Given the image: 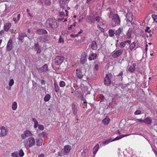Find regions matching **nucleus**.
Masks as SVG:
<instances>
[{"label":"nucleus","mask_w":157,"mask_h":157,"mask_svg":"<svg viewBox=\"0 0 157 157\" xmlns=\"http://www.w3.org/2000/svg\"><path fill=\"white\" fill-rule=\"evenodd\" d=\"M35 139L33 137H30L23 141L25 147L27 149L35 145Z\"/></svg>","instance_id":"f257e3e1"},{"label":"nucleus","mask_w":157,"mask_h":157,"mask_svg":"<svg viewBox=\"0 0 157 157\" xmlns=\"http://www.w3.org/2000/svg\"><path fill=\"white\" fill-rule=\"evenodd\" d=\"M46 25L47 28H56L57 27V22L55 19H48L46 22Z\"/></svg>","instance_id":"f03ea898"},{"label":"nucleus","mask_w":157,"mask_h":157,"mask_svg":"<svg viewBox=\"0 0 157 157\" xmlns=\"http://www.w3.org/2000/svg\"><path fill=\"white\" fill-rule=\"evenodd\" d=\"M33 136V133L29 130L24 131L23 133L21 135V136L22 139H24L26 137L32 136Z\"/></svg>","instance_id":"7ed1b4c3"},{"label":"nucleus","mask_w":157,"mask_h":157,"mask_svg":"<svg viewBox=\"0 0 157 157\" xmlns=\"http://www.w3.org/2000/svg\"><path fill=\"white\" fill-rule=\"evenodd\" d=\"M112 77V75L110 74L106 75L104 82V83L105 85L108 86L111 83L110 78Z\"/></svg>","instance_id":"20e7f679"},{"label":"nucleus","mask_w":157,"mask_h":157,"mask_svg":"<svg viewBox=\"0 0 157 157\" xmlns=\"http://www.w3.org/2000/svg\"><path fill=\"white\" fill-rule=\"evenodd\" d=\"M123 50L121 49H119L114 51L112 56L114 58H117L120 56L123 53Z\"/></svg>","instance_id":"39448f33"},{"label":"nucleus","mask_w":157,"mask_h":157,"mask_svg":"<svg viewBox=\"0 0 157 157\" xmlns=\"http://www.w3.org/2000/svg\"><path fill=\"white\" fill-rule=\"evenodd\" d=\"M64 58L60 56H57L55 59V64L56 65L60 64L64 60Z\"/></svg>","instance_id":"423d86ee"},{"label":"nucleus","mask_w":157,"mask_h":157,"mask_svg":"<svg viewBox=\"0 0 157 157\" xmlns=\"http://www.w3.org/2000/svg\"><path fill=\"white\" fill-rule=\"evenodd\" d=\"M38 71L40 73L46 72L48 70V66L47 64H45L43 66L39 68H37Z\"/></svg>","instance_id":"0eeeda50"},{"label":"nucleus","mask_w":157,"mask_h":157,"mask_svg":"<svg viewBox=\"0 0 157 157\" xmlns=\"http://www.w3.org/2000/svg\"><path fill=\"white\" fill-rule=\"evenodd\" d=\"M113 21L117 25H120V20L118 15L117 14H114L113 15L112 18Z\"/></svg>","instance_id":"6e6552de"},{"label":"nucleus","mask_w":157,"mask_h":157,"mask_svg":"<svg viewBox=\"0 0 157 157\" xmlns=\"http://www.w3.org/2000/svg\"><path fill=\"white\" fill-rule=\"evenodd\" d=\"M12 40L10 39L9 40L6 47V50L7 51H10L13 48Z\"/></svg>","instance_id":"1a4fd4ad"},{"label":"nucleus","mask_w":157,"mask_h":157,"mask_svg":"<svg viewBox=\"0 0 157 157\" xmlns=\"http://www.w3.org/2000/svg\"><path fill=\"white\" fill-rule=\"evenodd\" d=\"M78 107L76 104H73L72 105V109L73 114L77 116V110Z\"/></svg>","instance_id":"9d476101"},{"label":"nucleus","mask_w":157,"mask_h":157,"mask_svg":"<svg viewBox=\"0 0 157 157\" xmlns=\"http://www.w3.org/2000/svg\"><path fill=\"white\" fill-rule=\"evenodd\" d=\"M87 55L85 52L83 53L81 55L80 59V63L82 64L85 63L86 60Z\"/></svg>","instance_id":"9b49d317"},{"label":"nucleus","mask_w":157,"mask_h":157,"mask_svg":"<svg viewBox=\"0 0 157 157\" xmlns=\"http://www.w3.org/2000/svg\"><path fill=\"white\" fill-rule=\"evenodd\" d=\"M50 39V37L47 36H40L39 37V39L40 41L43 43L46 41H48Z\"/></svg>","instance_id":"f8f14e48"},{"label":"nucleus","mask_w":157,"mask_h":157,"mask_svg":"<svg viewBox=\"0 0 157 157\" xmlns=\"http://www.w3.org/2000/svg\"><path fill=\"white\" fill-rule=\"evenodd\" d=\"M126 18L127 21H129L132 22L133 20V15L132 13L131 12H128L126 15Z\"/></svg>","instance_id":"ddd939ff"},{"label":"nucleus","mask_w":157,"mask_h":157,"mask_svg":"<svg viewBox=\"0 0 157 157\" xmlns=\"http://www.w3.org/2000/svg\"><path fill=\"white\" fill-rule=\"evenodd\" d=\"M0 129L1 130V135L2 136H6L7 134L8 130L4 127H2Z\"/></svg>","instance_id":"4468645a"},{"label":"nucleus","mask_w":157,"mask_h":157,"mask_svg":"<svg viewBox=\"0 0 157 157\" xmlns=\"http://www.w3.org/2000/svg\"><path fill=\"white\" fill-rule=\"evenodd\" d=\"M99 45L97 44L96 42L94 41H93L91 44V48L94 50H96L98 47Z\"/></svg>","instance_id":"2eb2a0df"},{"label":"nucleus","mask_w":157,"mask_h":157,"mask_svg":"<svg viewBox=\"0 0 157 157\" xmlns=\"http://www.w3.org/2000/svg\"><path fill=\"white\" fill-rule=\"evenodd\" d=\"M97 55L96 53L91 52L90 55L89 56L88 59L90 61L94 60L97 57Z\"/></svg>","instance_id":"dca6fc26"},{"label":"nucleus","mask_w":157,"mask_h":157,"mask_svg":"<svg viewBox=\"0 0 157 157\" xmlns=\"http://www.w3.org/2000/svg\"><path fill=\"white\" fill-rule=\"evenodd\" d=\"M136 64L135 63H133L132 65L130 66L128 69V71L131 73L133 72L135 70Z\"/></svg>","instance_id":"f3484780"},{"label":"nucleus","mask_w":157,"mask_h":157,"mask_svg":"<svg viewBox=\"0 0 157 157\" xmlns=\"http://www.w3.org/2000/svg\"><path fill=\"white\" fill-rule=\"evenodd\" d=\"M36 33L39 35L46 34L48 33L47 31L44 29H39L36 31Z\"/></svg>","instance_id":"a211bd4d"},{"label":"nucleus","mask_w":157,"mask_h":157,"mask_svg":"<svg viewBox=\"0 0 157 157\" xmlns=\"http://www.w3.org/2000/svg\"><path fill=\"white\" fill-rule=\"evenodd\" d=\"M152 120L149 117H147L144 121V123L147 125H151L152 123Z\"/></svg>","instance_id":"6ab92c4d"},{"label":"nucleus","mask_w":157,"mask_h":157,"mask_svg":"<svg viewBox=\"0 0 157 157\" xmlns=\"http://www.w3.org/2000/svg\"><path fill=\"white\" fill-rule=\"evenodd\" d=\"M11 26V24L10 23H6L5 24L4 26V30L6 32L8 31Z\"/></svg>","instance_id":"aec40b11"},{"label":"nucleus","mask_w":157,"mask_h":157,"mask_svg":"<svg viewBox=\"0 0 157 157\" xmlns=\"http://www.w3.org/2000/svg\"><path fill=\"white\" fill-rule=\"evenodd\" d=\"M122 28L120 27L116 31L115 34L117 38L120 37V35L122 32Z\"/></svg>","instance_id":"412c9836"},{"label":"nucleus","mask_w":157,"mask_h":157,"mask_svg":"<svg viewBox=\"0 0 157 157\" xmlns=\"http://www.w3.org/2000/svg\"><path fill=\"white\" fill-rule=\"evenodd\" d=\"M110 121V120L109 117L106 116V117L103 120L102 122L104 125H106L109 124Z\"/></svg>","instance_id":"4be33fe9"},{"label":"nucleus","mask_w":157,"mask_h":157,"mask_svg":"<svg viewBox=\"0 0 157 157\" xmlns=\"http://www.w3.org/2000/svg\"><path fill=\"white\" fill-rule=\"evenodd\" d=\"M76 75L77 77L79 78H81L83 76V75L82 74L81 71L78 69L76 70Z\"/></svg>","instance_id":"5701e85b"},{"label":"nucleus","mask_w":157,"mask_h":157,"mask_svg":"<svg viewBox=\"0 0 157 157\" xmlns=\"http://www.w3.org/2000/svg\"><path fill=\"white\" fill-rule=\"evenodd\" d=\"M71 149V147L68 145H65L64 147L65 154H67L70 151Z\"/></svg>","instance_id":"b1692460"},{"label":"nucleus","mask_w":157,"mask_h":157,"mask_svg":"<svg viewBox=\"0 0 157 157\" xmlns=\"http://www.w3.org/2000/svg\"><path fill=\"white\" fill-rule=\"evenodd\" d=\"M27 35L25 33H21L20 34L18 37V39L20 41L22 40L25 37H26Z\"/></svg>","instance_id":"393cba45"},{"label":"nucleus","mask_w":157,"mask_h":157,"mask_svg":"<svg viewBox=\"0 0 157 157\" xmlns=\"http://www.w3.org/2000/svg\"><path fill=\"white\" fill-rule=\"evenodd\" d=\"M99 148V144H97L93 148V154L94 155L97 152Z\"/></svg>","instance_id":"a878e982"},{"label":"nucleus","mask_w":157,"mask_h":157,"mask_svg":"<svg viewBox=\"0 0 157 157\" xmlns=\"http://www.w3.org/2000/svg\"><path fill=\"white\" fill-rule=\"evenodd\" d=\"M43 140L42 139H38L36 140V145L37 146H40L42 145Z\"/></svg>","instance_id":"bb28decb"},{"label":"nucleus","mask_w":157,"mask_h":157,"mask_svg":"<svg viewBox=\"0 0 157 157\" xmlns=\"http://www.w3.org/2000/svg\"><path fill=\"white\" fill-rule=\"evenodd\" d=\"M136 46V44L134 42L130 44L129 45V48L131 51H132L133 49H135V47Z\"/></svg>","instance_id":"cd10ccee"},{"label":"nucleus","mask_w":157,"mask_h":157,"mask_svg":"<svg viewBox=\"0 0 157 157\" xmlns=\"http://www.w3.org/2000/svg\"><path fill=\"white\" fill-rule=\"evenodd\" d=\"M32 121L34 122V128H37L39 125V124L38 122L35 118H32Z\"/></svg>","instance_id":"c85d7f7f"},{"label":"nucleus","mask_w":157,"mask_h":157,"mask_svg":"<svg viewBox=\"0 0 157 157\" xmlns=\"http://www.w3.org/2000/svg\"><path fill=\"white\" fill-rule=\"evenodd\" d=\"M112 142V138H110L109 139H107L103 142V145H105L108 144L110 142Z\"/></svg>","instance_id":"c756f323"},{"label":"nucleus","mask_w":157,"mask_h":157,"mask_svg":"<svg viewBox=\"0 0 157 157\" xmlns=\"http://www.w3.org/2000/svg\"><path fill=\"white\" fill-rule=\"evenodd\" d=\"M35 48L36 50L37 51V53H40L41 50L39 48V44L38 43H37L35 44Z\"/></svg>","instance_id":"7c9ffc66"},{"label":"nucleus","mask_w":157,"mask_h":157,"mask_svg":"<svg viewBox=\"0 0 157 157\" xmlns=\"http://www.w3.org/2000/svg\"><path fill=\"white\" fill-rule=\"evenodd\" d=\"M54 84L55 91L56 92H58L59 90V89L58 84L56 82H54Z\"/></svg>","instance_id":"2f4dec72"},{"label":"nucleus","mask_w":157,"mask_h":157,"mask_svg":"<svg viewBox=\"0 0 157 157\" xmlns=\"http://www.w3.org/2000/svg\"><path fill=\"white\" fill-rule=\"evenodd\" d=\"M17 107V103L16 102L14 101L12 103V108L13 110H16Z\"/></svg>","instance_id":"473e14b6"},{"label":"nucleus","mask_w":157,"mask_h":157,"mask_svg":"<svg viewBox=\"0 0 157 157\" xmlns=\"http://www.w3.org/2000/svg\"><path fill=\"white\" fill-rule=\"evenodd\" d=\"M109 34L110 37H113L115 34L114 31L112 29H110L109 30Z\"/></svg>","instance_id":"72a5a7b5"},{"label":"nucleus","mask_w":157,"mask_h":157,"mask_svg":"<svg viewBox=\"0 0 157 157\" xmlns=\"http://www.w3.org/2000/svg\"><path fill=\"white\" fill-rule=\"evenodd\" d=\"M50 95L49 94H47L45 96L44 98V101L46 102L50 100Z\"/></svg>","instance_id":"f704fd0d"},{"label":"nucleus","mask_w":157,"mask_h":157,"mask_svg":"<svg viewBox=\"0 0 157 157\" xmlns=\"http://www.w3.org/2000/svg\"><path fill=\"white\" fill-rule=\"evenodd\" d=\"M18 154L20 157H22L24 155V153L22 149H21L19 151Z\"/></svg>","instance_id":"c9c22d12"},{"label":"nucleus","mask_w":157,"mask_h":157,"mask_svg":"<svg viewBox=\"0 0 157 157\" xmlns=\"http://www.w3.org/2000/svg\"><path fill=\"white\" fill-rule=\"evenodd\" d=\"M127 36L128 39H130L131 37V32L128 30L127 33Z\"/></svg>","instance_id":"e433bc0d"},{"label":"nucleus","mask_w":157,"mask_h":157,"mask_svg":"<svg viewBox=\"0 0 157 157\" xmlns=\"http://www.w3.org/2000/svg\"><path fill=\"white\" fill-rule=\"evenodd\" d=\"M66 84L64 82L61 81L59 82V86L61 87H63L65 86Z\"/></svg>","instance_id":"4c0bfd02"},{"label":"nucleus","mask_w":157,"mask_h":157,"mask_svg":"<svg viewBox=\"0 0 157 157\" xmlns=\"http://www.w3.org/2000/svg\"><path fill=\"white\" fill-rule=\"evenodd\" d=\"M152 17L154 21L155 22H157V15L155 14H152Z\"/></svg>","instance_id":"58836bf2"},{"label":"nucleus","mask_w":157,"mask_h":157,"mask_svg":"<svg viewBox=\"0 0 157 157\" xmlns=\"http://www.w3.org/2000/svg\"><path fill=\"white\" fill-rule=\"evenodd\" d=\"M47 134L44 132H42L40 134L39 136V137H44V136H47Z\"/></svg>","instance_id":"ea45409f"},{"label":"nucleus","mask_w":157,"mask_h":157,"mask_svg":"<svg viewBox=\"0 0 157 157\" xmlns=\"http://www.w3.org/2000/svg\"><path fill=\"white\" fill-rule=\"evenodd\" d=\"M122 138V136L120 135L119 136H117L113 140L112 139V141H116L117 140H120V139H121Z\"/></svg>","instance_id":"a19ab883"},{"label":"nucleus","mask_w":157,"mask_h":157,"mask_svg":"<svg viewBox=\"0 0 157 157\" xmlns=\"http://www.w3.org/2000/svg\"><path fill=\"white\" fill-rule=\"evenodd\" d=\"M124 41L121 42L120 43V47L121 48L124 47L126 46V44Z\"/></svg>","instance_id":"79ce46f5"},{"label":"nucleus","mask_w":157,"mask_h":157,"mask_svg":"<svg viewBox=\"0 0 157 157\" xmlns=\"http://www.w3.org/2000/svg\"><path fill=\"white\" fill-rule=\"evenodd\" d=\"M18 155V154L17 152H15L12 153L11 154V156L13 157H17Z\"/></svg>","instance_id":"37998d69"},{"label":"nucleus","mask_w":157,"mask_h":157,"mask_svg":"<svg viewBox=\"0 0 157 157\" xmlns=\"http://www.w3.org/2000/svg\"><path fill=\"white\" fill-rule=\"evenodd\" d=\"M64 42V40L62 38V37L61 36H60L59 40L58 42L59 43H63Z\"/></svg>","instance_id":"c03bdc74"},{"label":"nucleus","mask_w":157,"mask_h":157,"mask_svg":"<svg viewBox=\"0 0 157 157\" xmlns=\"http://www.w3.org/2000/svg\"><path fill=\"white\" fill-rule=\"evenodd\" d=\"M14 82V80L13 79H11L9 82V85L10 86H12Z\"/></svg>","instance_id":"a18cd8bd"},{"label":"nucleus","mask_w":157,"mask_h":157,"mask_svg":"<svg viewBox=\"0 0 157 157\" xmlns=\"http://www.w3.org/2000/svg\"><path fill=\"white\" fill-rule=\"evenodd\" d=\"M144 120L142 119H137L135 120L136 122V123H138V122H143L144 123Z\"/></svg>","instance_id":"49530a36"},{"label":"nucleus","mask_w":157,"mask_h":157,"mask_svg":"<svg viewBox=\"0 0 157 157\" xmlns=\"http://www.w3.org/2000/svg\"><path fill=\"white\" fill-rule=\"evenodd\" d=\"M38 128L40 130L42 131L44 129V126L41 124H39L38 126Z\"/></svg>","instance_id":"de8ad7c7"},{"label":"nucleus","mask_w":157,"mask_h":157,"mask_svg":"<svg viewBox=\"0 0 157 157\" xmlns=\"http://www.w3.org/2000/svg\"><path fill=\"white\" fill-rule=\"evenodd\" d=\"M59 14L60 17H62L64 16L65 15V13L63 11H61L59 12Z\"/></svg>","instance_id":"09e8293b"},{"label":"nucleus","mask_w":157,"mask_h":157,"mask_svg":"<svg viewBox=\"0 0 157 157\" xmlns=\"http://www.w3.org/2000/svg\"><path fill=\"white\" fill-rule=\"evenodd\" d=\"M134 113L136 115L140 114L141 113V111L139 110H136Z\"/></svg>","instance_id":"8fccbe9b"},{"label":"nucleus","mask_w":157,"mask_h":157,"mask_svg":"<svg viewBox=\"0 0 157 157\" xmlns=\"http://www.w3.org/2000/svg\"><path fill=\"white\" fill-rule=\"evenodd\" d=\"M70 9V7H67V10H65V13H66V16H68V14H69V12L67 11V10H68Z\"/></svg>","instance_id":"3c124183"},{"label":"nucleus","mask_w":157,"mask_h":157,"mask_svg":"<svg viewBox=\"0 0 157 157\" xmlns=\"http://www.w3.org/2000/svg\"><path fill=\"white\" fill-rule=\"evenodd\" d=\"M150 28L149 27H147L146 29L145 30L146 32H147L148 33H150L151 32V30L149 29Z\"/></svg>","instance_id":"603ef678"},{"label":"nucleus","mask_w":157,"mask_h":157,"mask_svg":"<svg viewBox=\"0 0 157 157\" xmlns=\"http://www.w3.org/2000/svg\"><path fill=\"white\" fill-rule=\"evenodd\" d=\"M94 69L98 71L99 69V67L98 64H95L94 66Z\"/></svg>","instance_id":"864d4df0"},{"label":"nucleus","mask_w":157,"mask_h":157,"mask_svg":"<svg viewBox=\"0 0 157 157\" xmlns=\"http://www.w3.org/2000/svg\"><path fill=\"white\" fill-rule=\"evenodd\" d=\"M126 44V43H128L129 44H130L131 43V41L130 40H127L124 41Z\"/></svg>","instance_id":"5fc2aeb1"},{"label":"nucleus","mask_w":157,"mask_h":157,"mask_svg":"<svg viewBox=\"0 0 157 157\" xmlns=\"http://www.w3.org/2000/svg\"><path fill=\"white\" fill-rule=\"evenodd\" d=\"M95 20L97 21H99L100 20V18H99V17H98V16L96 17H95Z\"/></svg>","instance_id":"6e6d98bb"},{"label":"nucleus","mask_w":157,"mask_h":157,"mask_svg":"<svg viewBox=\"0 0 157 157\" xmlns=\"http://www.w3.org/2000/svg\"><path fill=\"white\" fill-rule=\"evenodd\" d=\"M13 20L15 22V23H16L18 21V20H17L16 18L15 17L13 18Z\"/></svg>","instance_id":"4d7b16f0"},{"label":"nucleus","mask_w":157,"mask_h":157,"mask_svg":"<svg viewBox=\"0 0 157 157\" xmlns=\"http://www.w3.org/2000/svg\"><path fill=\"white\" fill-rule=\"evenodd\" d=\"M20 17H21V14H18L17 15V20L19 21L20 19Z\"/></svg>","instance_id":"13d9d810"},{"label":"nucleus","mask_w":157,"mask_h":157,"mask_svg":"<svg viewBox=\"0 0 157 157\" xmlns=\"http://www.w3.org/2000/svg\"><path fill=\"white\" fill-rule=\"evenodd\" d=\"M45 83V81L43 80H41V83L42 84H44Z\"/></svg>","instance_id":"bf43d9fd"},{"label":"nucleus","mask_w":157,"mask_h":157,"mask_svg":"<svg viewBox=\"0 0 157 157\" xmlns=\"http://www.w3.org/2000/svg\"><path fill=\"white\" fill-rule=\"evenodd\" d=\"M106 10H109L110 12V13L111 14V9L110 7H108L107 8Z\"/></svg>","instance_id":"052dcab7"},{"label":"nucleus","mask_w":157,"mask_h":157,"mask_svg":"<svg viewBox=\"0 0 157 157\" xmlns=\"http://www.w3.org/2000/svg\"><path fill=\"white\" fill-rule=\"evenodd\" d=\"M123 75V72L122 71H121L120 72V73L117 75V76H122Z\"/></svg>","instance_id":"680f3d73"},{"label":"nucleus","mask_w":157,"mask_h":157,"mask_svg":"<svg viewBox=\"0 0 157 157\" xmlns=\"http://www.w3.org/2000/svg\"><path fill=\"white\" fill-rule=\"evenodd\" d=\"M4 33V31L3 30H2L0 32V35H2Z\"/></svg>","instance_id":"e2e57ef3"},{"label":"nucleus","mask_w":157,"mask_h":157,"mask_svg":"<svg viewBox=\"0 0 157 157\" xmlns=\"http://www.w3.org/2000/svg\"><path fill=\"white\" fill-rule=\"evenodd\" d=\"M38 157H44V154H41L39 155Z\"/></svg>","instance_id":"0e129e2a"},{"label":"nucleus","mask_w":157,"mask_h":157,"mask_svg":"<svg viewBox=\"0 0 157 157\" xmlns=\"http://www.w3.org/2000/svg\"><path fill=\"white\" fill-rule=\"evenodd\" d=\"M129 135H128V134H125V135H123L121 136H122V138L123 137H125V136H128Z\"/></svg>","instance_id":"69168bd1"},{"label":"nucleus","mask_w":157,"mask_h":157,"mask_svg":"<svg viewBox=\"0 0 157 157\" xmlns=\"http://www.w3.org/2000/svg\"><path fill=\"white\" fill-rule=\"evenodd\" d=\"M73 27V26H72V25H71L70 27H69L68 28V30H71L72 28Z\"/></svg>","instance_id":"338daca9"},{"label":"nucleus","mask_w":157,"mask_h":157,"mask_svg":"<svg viewBox=\"0 0 157 157\" xmlns=\"http://www.w3.org/2000/svg\"><path fill=\"white\" fill-rule=\"evenodd\" d=\"M92 0H87L86 3H90Z\"/></svg>","instance_id":"774afa93"}]
</instances>
